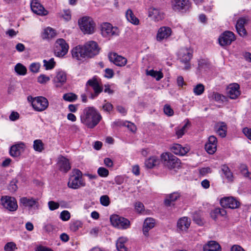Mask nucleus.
I'll return each mask as SVG.
<instances>
[{
    "mask_svg": "<svg viewBox=\"0 0 251 251\" xmlns=\"http://www.w3.org/2000/svg\"><path fill=\"white\" fill-rule=\"evenodd\" d=\"M100 51L98 44L93 41H88L83 46H76L72 51V56L78 60L85 57L92 58Z\"/></svg>",
    "mask_w": 251,
    "mask_h": 251,
    "instance_id": "f257e3e1",
    "label": "nucleus"
},
{
    "mask_svg": "<svg viewBox=\"0 0 251 251\" xmlns=\"http://www.w3.org/2000/svg\"><path fill=\"white\" fill-rule=\"evenodd\" d=\"M80 118L83 124L88 128H93L100 122L101 116L94 108L88 107L84 109Z\"/></svg>",
    "mask_w": 251,
    "mask_h": 251,
    "instance_id": "f03ea898",
    "label": "nucleus"
},
{
    "mask_svg": "<svg viewBox=\"0 0 251 251\" xmlns=\"http://www.w3.org/2000/svg\"><path fill=\"white\" fill-rule=\"evenodd\" d=\"M103 88L100 85L98 77L94 76L89 79L86 83V92L90 98L94 99L102 92Z\"/></svg>",
    "mask_w": 251,
    "mask_h": 251,
    "instance_id": "7ed1b4c3",
    "label": "nucleus"
},
{
    "mask_svg": "<svg viewBox=\"0 0 251 251\" xmlns=\"http://www.w3.org/2000/svg\"><path fill=\"white\" fill-rule=\"evenodd\" d=\"M69 179L68 186L73 189H77L84 187L86 183L82 178V173L78 169H74Z\"/></svg>",
    "mask_w": 251,
    "mask_h": 251,
    "instance_id": "20e7f679",
    "label": "nucleus"
},
{
    "mask_svg": "<svg viewBox=\"0 0 251 251\" xmlns=\"http://www.w3.org/2000/svg\"><path fill=\"white\" fill-rule=\"evenodd\" d=\"M163 165L169 169H178L180 167V160L170 152H164L161 155Z\"/></svg>",
    "mask_w": 251,
    "mask_h": 251,
    "instance_id": "39448f33",
    "label": "nucleus"
},
{
    "mask_svg": "<svg viewBox=\"0 0 251 251\" xmlns=\"http://www.w3.org/2000/svg\"><path fill=\"white\" fill-rule=\"evenodd\" d=\"M178 58L180 61L185 65L184 70H189L191 68L190 61L193 56V50L190 48H184L180 50L178 52Z\"/></svg>",
    "mask_w": 251,
    "mask_h": 251,
    "instance_id": "423d86ee",
    "label": "nucleus"
},
{
    "mask_svg": "<svg viewBox=\"0 0 251 251\" xmlns=\"http://www.w3.org/2000/svg\"><path fill=\"white\" fill-rule=\"evenodd\" d=\"M79 27L84 34H92L94 32L95 24L92 19L89 17H83L78 21Z\"/></svg>",
    "mask_w": 251,
    "mask_h": 251,
    "instance_id": "0eeeda50",
    "label": "nucleus"
},
{
    "mask_svg": "<svg viewBox=\"0 0 251 251\" xmlns=\"http://www.w3.org/2000/svg\"><path fill=\"white\" fill-rule=\"evenodd\" d=\"M101 33L103 37L110 39L119 34V30L116 26H113L109 23H104L101 25Z\"/></svg>",
    "mask_w": 251,
    "mask_h": 251,
    "instance_id": "6e6552de",
    "label": "nucleus"
},
{
    "mask_svg": "<svg viewBox=\"0 0 251 251\" xmlns=\"http://www.w3.org/2000/svg\"><path fill=\"white\" fill-rule=\"evenodd\" d=\"M69 48V45L64 39H58L54 44V54L57 57H63L67 53Z\"/></svg>",
    "mask_w": 251,
    "mask_h": 251,
    "instance_id": "1a4fd4ad",
    "label": "nucleus"
},
{
    "mask_svg": "<svg viewBox=\"0 0 251 251\" xmlns=\"http://www.w3.org/2000/svg\"><path fill=\"white\" fill-rule=\"evenodd\" d=\"M31 104L33 109L36 111H43L46 110L49 106L48 100L42 96L31 98Z\"/></svg>",
    "mask_w": 251,
    "mask_h": 251,
    "instance_id": "9d476101",
    "label": "nucleus"
},
{
    "mask_svg": "<svg viewBox=\"0 0 251 251\" xmlns=\"http://www.w3.org/2000/svg\"><path fill=\"white\" fill-rule=\"evenodd\" d=\"M110 222L114 226L121 229H127L130 225L128 219L117 215L111 216Z\"/></svg>",
    "mask_w": 251,
    "mask_h": 251,
    "instance_id": "9b49d317",
    "label": "nucleus"
},
{
    "mask_svg": "<svg viewBox=\"0 0 251 251\" xmlns=\"http://www.w3.org/2000/svg\"><path fill=\"white\" fill-rule=\"evenodd\" d=\"M1 202L3 206L10 211H15L18 208L16 200L14 197L2 196L1 198Z\"/></svg>",
    "mask_w": 251,
    "mask_h": 251,
    "instance_id": "f8f14e48",
    "label": "nucleus"
},
{
    "mask_svg": "<svg viewBox=\"0 0 251 251\" xmlns=\"http://www.w3.org/2000/svg\"><path fill=\"white\" fill-rule=\"evenodd\" d=\"M234 34L230 31H226L219 38V42L221 46L229 45L235 40Z\"/></svg>",
    "mask_w": 251,
    "mask_h": 251,
    "instance_id": "ddd939ff",
    "label": "nucleus"
},
{
    "mask_svg": "<svg viewBox=\"0 0 251 251\" xmlns=\"http://www.w3.org/2000/svg\"><path fill=\"white\" fill-rule=\"evenodd\" d=\"M220 204L223 208L235 209L240 206V202L233 197L224 198L220 201Z\"/></svg>",
    "mask_w": 251,
    "mask_h": 251,
    "instance_id": "4468645a",
    "label": "nucleus"
},
{
    "mask_svg": "<svg viewBox=\"0 0 251 251\" xmlns=\"http://www.w3.org/2000/svg\"><path fill=\"white\" fill-rule=\"evenodd\" d=\"M190 3L189 0H172L171 1L172 8L175 11L188 9Z\"/></svg>",
    "mask_w": 251,
    "mask_h": 251,
    "instance_id": "2eb2a0df",
    "label": "nucleus"
},
{
    "mask_svg": "<svg viewBox=\"0 0 251 251\" xmlns=\"http://www.w3.org/2000/svg\"><path fill=\"white\" fill-rule=\"evenodd\" d=\"M20 206L24 207L31 208L34 206L38 207L39 205L38 200L32 197H22L19 201Z\"/></svg>",
    "mask_w": 251,
    "mask_h": 251,
    "instance_id": "dca6fc26",
    "label": "nucleus"
},
{
    "mask_svg": "<svg viewBox=\"0 0 251 251\" xmlns=\"http://www.w3.org/2000/svg\"><path fill=\"white\" fill-rule=\"evenodd\" d=\"M108 57L111 62H112L114 64L118 66H125L127 63V59L126 58L122 56L119 55L116 53H110Z\"/></svg>",
    "mask_w": 251,
    "mask_h": 251,
    "instance_id": "f3484780",
    "label": "nucleus"
},
{
    "mask_svg": "<svg viewBox=\"0 0 251 251\" xmlns=\"http://www.w3.org/2000/svg\"><path fill=\"white\" fill-rule=\"evenodd\" d=\"M172 31L170 27L168 26H162L159 28L157 35L156 40L157 41L161 42L164 39L169 37Z\"/></svg>",
    "mask_w": 251,
    "mask_h": 251,
    "instance_id": "a211bd4d",
    "label": "nucleus"
},
{
    "mask_svg": "<svg viewBox=\"0 0 251 251\" xmlns=\"http://www.w3.org/2000/svg\"><path fill=\"white\" fill-rule=\"evenodd\" d=\"M66 80L67 75L66 73L60 71L56 73V75L52 81L56 87H61L65 84Z\"/></svg>",
    "mask_w": 251,
    "mask_h": 251,
    "instance_id": "6ab92c4d",
    "label": "nucleus"
},
{
    "mask_svg": "<svg viewBox=\"0 0 251 251\" xmlns=\"http://www.w3.org/2000/svg\"><path fill=\"white\" fill-rule=\"evenodd\" d=\"M217 139L213 135L209 136L207 143L205 145L206 151L211 154H213L217 150Z\"/></svg>",
    "mask_w": 251,
    "mask_h": 251,
    "instance_id": "aec40b11",
    "label": "nucleus"
},
{
    "mask_svg": "<svg viewBox=\"0 0 251 251\" xmlns=\"http://www.w3.org/2000/svg\"><path fill=\"white\" fill-rule=\"evenodd\" d=\"M240 86L237 83L230 84L227 88V93L230 99H236L240 95Z\"/></svg>",
    "mask_w": 251,
    "mask_h": 251,
    "instance_id": "412c9836",
    "label": "nucleus"
},
{
    "mask_svg": "<svg viewBox=\"0 0 251 251\" xmlns=\"http://www.w3.org/2000/svg\"><path fill=\"white\" fill-rule=\"evenodd\" d=\"M30 7L32 12L37 15H46L48 14V11L45 9L37 0H33L31 1Z\"/></svg>",
    "mask_w": 251,
    "mask_h": 251,
    "instance_id": "4be33fe9",
    "label": "nucleus"
},
{
    "mask_svg": "<svg viewBox=\"0 0 251 251\" xmlns=\"http://www.w3.org/2000/svg\"><path fill=\"white\" fill-rule=\"evenodd\" d=\"M57 165L59 170L64 173H67L71 169L69 160L62 156L58 158Z\"/></svg>",
    "mask_w": 251,
    "mask_h": 251,
    "instance_id": "5701e85b",
    "label": "nucleus"
},
{
    "mask_svg": "<svg viewBox=\"0 0 251 251\" xmlns=\"http://www.w3.org/2000/svg\"><path fill=\"white\" fill-rule=\"evenodd\" d=\"M25 147V144L22 142L13 145L9 151L10 155L15 157L19 156L21 152L24 151Z\"/></svg>",
    "mask_w": 251,
    "mask_h": 251,
    "instance_id": "b1692460",
    "label": "nucleus"
},
{
    "mask_svg": "<svg viewBox=\"0 0 251 251\" xmlns=\"http://www.w3.org/2000/svg\"><path fill=\"white\" fill-rule=\"evenodd\" d=\"M149 17L155 21H159L164 18V13L159 9L154 7H151L149 9Z\"/></svg>",
    "mask_w": 251,
    "mask_h": 251,
    "instance_id": "393cba45",
    "label": "nucleus"
},
{
    "mask_svg": "<svg viewBox=\"0 0 251 251\" xmlns=\"http://www.w3.org/2000/svg\"><path fill=\"white\" fill-rule=\"evenodd\" d=\"M171 151L176 155H184L189 151V149L187 147H183L178 144H174L171 148Z\"/></svg>",
    "mask_w": 251,
    "mask_h": 251,
    "instance_id": "a878e982",
    "label": "nucleus"
},
{
    "mask_svg": "<svg viewBox=\"0 0 251 251\" xmlns=\"http://www.w3.org/2000/svg\"><path fill=\"white\" fill-rule=\"evenodd\" d=\"M155 225L154 220L151 218H147L145 219L143 226V234L146 236H148V232L152 229Z\"/></svg>",
    "mask_w": 251,
    "mask_h": 251,
    "instance_id": "bb28decb",
    "label": "nucleus"
},
{
    "mask_svg": "<svg viewBox=\"0 0 251 251\" xmlns=\"http://www.w3.org/2000/svg\"><path fill=\"white\" fill-rule=\"evenodd\" d=\"M190 224L191 220L187 217H183L178 220L177 226L180 230L186 231L189 227Z\"/></svg>",
    "mask_w": 251,
    "mask_h": 251,
    "instance_id": "cd10ccee",
    "label": "nucleus"
},
{
    "mask_svg": "<svg viewBox=\"0 0 251 251\" xmlns=\"http://www.w3.org/2000/svg\"><path fill=\"white\" fill-rule=\"evenodd\" d=\"M221 250L220 245L214 241H209L203 247V251H220Z\"/></svg>",
    "mask_w": 251,
    "mask_h": 251,
    "instance_id": "c85d7f7f",
    "label": "nucleus"
},
{
    "mask_svg": "<svg viewBox=\"0 0 251 251\" xmlns=\"http://www.w3.org/2000/svg\"><path fill=\"white\" fill-rule=\"evenodd\" d=\"M56 35V33L52 28L48 27L44 29L42 34V38L43 39L50 40Z\"/></svg>",
    "mask_w": 251,
    "mask_h": 251,
    "instance_id": "c756f323",
    "label": "nucleus"
},
{
    "mask_svg": "<svg viewBox=\"0 0 251 251\" xmlns=\"http://www.w3.org/2000/svg\"><path fill=\"white\" fill-rule=\"evenodd\" d=\"M127 241L126 237H121L118 238L116 242V248L118 251H128L125 243Z\"/></svg>",
    "mask_w": 251,
    "mask_h": 251,
    "instance_id": "7c9ffc66",
    "label": "nucleus"
},
{
    "mask_svg": "<svg viewBox=\"0 0 251 251\" xmlns=\"http://www.w3.org/2000/svg\"><path fill=\"white\" fill-rule=\"evenodd\" d=\"M159 162V159L157 157L151 156L146 160L145 164L148 168L151 169L158 165Z\"/></svg>",
    "mask_w": 251,
    "mask_h": 251,
    "instance_id": "2f4dec72",
    "label": "nucleus"
},
{
    "mask_svg": "<svg viewBox=\"0 0 251 251\" xmlns=\"http://www.w3.org/2000/svg\"><path fill=\"white\" fill-rule=\"evenodd\" d=\"M216 127L217 134L222 138L226 137L227 129L226 124L223 122L219 123L217 125Z\"/></svg>",
    "mask_w": 251,
    "mask_h": 251,
    "instance_id": "473e14b6",
    "label": "nucleus"
},
{
    "mask_svg": "<svg viewBox=\"0 0 251 251\" xmlns=\"http://www.w3.org/2000/svg\"><path fill=\"white\" fill-rule=\"evenodd\" d=\"M126 16L129 22L135 25H138L139 24V20L134 15L131 9H128L126 14Z\"/></svg>",
    "mask_w": 251,
    "mask_h": 251,
    "instance_id": "72a5a7b5",
    "label": "nucleus"
},
{
    "mask_svg": "<svg viewBox=\"0 0 251 251\" xmlns=\"http://www.w3.org/2000/svg\"><path fill=\"white\" fill-rule=\"evenodd\" d=\"M222 171L225 177L228 182H232L234 179V177L232 173L226 165H224L222 166Z\"/></svg>",
    "mask_w": 251,
    "mask_h": 251,
    "instance_id": "f704fd0d",
    "label": "nucleus"
},
{
    "mask_svg": "<svg viewBox=\"0 0 251 251\" xmlns=\"http://www.w3.org/2000/svg\"><path fill=\"white\" fill-rule=\"evenodd\" d=\"M180 196L178 192H174L168 196V197L165 200L164 203L167 206H170L171 202L175 201Z\"/></svg>",
    "mask_w": 251,
    "mask_h": 251,
    "instance_id": "c9c22d12",
    "label": "nucleus"
},
{
    "mask_svg": "<svg viewBox=\"0 0 251 251\" xmlns=\"http://www.w3.org/2000/svg\"><path fill=\"white\" fill-rule=\"evenodd\" d=\"M146 75L155 78L157 81L160 80L163 77V74L161 71H154L152 69L147 70Z\"/></svg>",
    "mask_w": 251,
    "mask_h": 251,
    "instance_id": "e433bc0d",
    "label": "nucleus"
},
{
    "mask_svg": "<svg viewBox=\"0 0 251 251\" xmlns=\"http://www.w3.org/2000/svg\"><path fill=\"white\" fill-rule=\"evenodd\" d=\"M33 148L36 151L41 152L44 149V144L40 139H36L33 141Z\"/></svg>",
    "mask_w": 251,
    "mask_h": 251,
    "instance_id": "4c0bfd02",
    "label": "nucleus"
},
{
    "mask_svg": "<svg viewBox=\"0 0 251 251\" xmlns=\"http://www.w3.org/2000/svg\"><path fill=\"white\" fill-rule=\"evenodd\" d=\"M117 126H123L127 127L131 131L134 132L136 130V126L131 122H117L115 123Z\"/></svg>",
    "mask_w": 251,
    "mask_h": 251,
    "instance_id": "58836bf2",
    "label": "nucleus"
},
{
    "mask_svg": "<svg viewBox=\"0 0 251 251\" xmlns=\"http://www.w3.org/2000/svg\"><path fill=\"white\" fill-rule=\"evenodd\" d=\"M190 125V123L187 122L185 125L181 128H176V134L178 138L181 137L187 131L188 126Z\"/></svg>",
    "mask_w": 251,
    "mask_h": 251,
    "instance_id": "ea45409f",
    "label": "nucleus"
},
{
    "mask_svg": "<svg viewBox=\"0 0 251 251\" xmlns=\"http://www.w3.org/2000/svg\"><path fill=\"white\" fill-rule=\"evenodd\" d=\"M14 70L18 75H25L27 72L26 67L21 63H18L15 66Z\"/></svg>",
    "mask_w": 251,
    "mask_h": 251,
    "instance_id": "a19ab883",
    "label": "nucleus"
},
{
    "mask_svg": "<svg viewBox=\"0 0 251 251\" xmlns=\"http://www.w3.org/2000/svg\"><path fill=\"white\" fill-rule=\"evenodd\" d=\"M211 98L218 102H224L227 100V98L225 96L215 92L211 94Z\"/></svg>",
    "mask_w": 251,
    "mask_h": 251,
    "instance_id": "79ce46f5",
    "label": "nucleus"
},
{
    "mask_svg": "<svg viewBox=\"0 0 251 251\" xmlns=\"http://www.w3.org/2000/svg\"><path fill=\"white\" fill-rule=\"evenodd\" d=\"M204 90V86L201 83H199L194 87L193 92L195 95L200 96L203 93Z\"/></svg>",
    "mask_w": 251,
    "mask_h": 251,
    "instance_id": "37998d69",
    "label": "nucleus"
},
{
    "mask_svg": "<svg viewBox=\"0 0 251 251\" xmlns=\"http://www.w3.org/2000/svg\"><path fill=\"white\" fill-rule=\"evenodd\" d=\"M82 226V223L79 220H76L70 223V228L71 231L75 232L81 227Z\"/></svg>",
    "mask_w": 251,
    "mask_h": 251,
    "instance_id": "c03bdc74",
    "label": "nucleus"
},
{
    "mask_svg": "<svg viewBox=\"0 0 251 251\" xmlns=\"http://www.w3.org/2000/svg\"><path fill=\"white\" fill-rule=\"evenodd\" d=\"M239 169L242 174L246 177L251 179V173L248 171L247 166L245 164H241Z\"/></svg>",
    "mask_w": 251,
    "mask_h": 251,
    "instance_id": "a18cd8bd",
    "label": "nucleus"
},
{
    "mask_svg": "<svg viewBox=\"0 0 251 251\" xmlns=\"http://www.w3.org/2000/svg\"><path fill=\"white\" fill-rule=\"evenodd\" d=\"M63 98L66 101L72 102L75 101L77 99V97L74 93H68L64 94Z\"/></svg>",
    "mask_w": 251,
    "mask_h": 251,
    "instance_id": "49530a36",
    "label": "nucleus"
},
{
    "mask_svg": "<svg viewBox=\"0 0 251 251\" xmlns=\"http://www.w3.org/2000/svg\"><path fill=\"white\" fill-rule=\"evenodd\" d=\"M44 66L45 67L46 70L52 69L55 65V62L53 58L50 59L49 61L46 60H43Z\"/></svg>",
    "mask_w": 251,
    "mask_h": 251,
    "instance_id": "de8ad7c7",
    "label": "nucleus"
},
{
    "mask_svg": "<svg viewBox=\"0 0 251 251\" xmlns=\"http://www.w3.org/2000/svg\"><path fill=\"white\" fill-rule=\"evenodd\" d=\"M17 249L16 244L12 242L7 243L4 247L5 251H14Z\"/></svg>",
    "mask_w": 251,
    "mask_h": 251,
    "instance_id": "09e8293b",
    "label": "nucleus"
},
{
    "mask_svg": "<svg viewBox=\"0 0 251 251\" xmlns=\"http://www.w3.org/2000/svg\"><path fill=\"white\" fill-rule=\"evenodd\" d=\"M50 80V77L45 75H40L37 77V81L40 84H45Z\"/></svg>",
    "mask_w": 251,
    "mask_h": 251,
    "instance_id": "8fccbe9b",
    "label": "nucleus"
},
{
    "mask_svg": "<svg viewBox=\"0 0 251 251\" xmlns=\"http://www.w3.org/2000/svg\"><path fill=\"white\" fill-rule=\"evenodd\" d=\"M98 174L101 177H106L109 175L108 170L104 167H100L98 170Z\"/></svg>",
    "mask_w": 251,
    "mask_h": 251,
    "instance_id": "3c124183",
    "label": "nucleus"
},
{
    "mask_svg": "<svg viewBox=\"0 0 251 251\" xmlns=\"http://www.w3.org/2000/svg\"><path fill=\"white\" fill-rule=\"evenodd\" d=\"M71 217L70 212L67 210H64L60 213V218L63 221H68Z\"/></svg>",
    "mask_w": 251,
    "mask_h": 251,
    "instance_id": "603ef678",
    "label": "nucleus"
},
{
    "mask_svg": "<svg viewBox=\"0 0 251 251\" xmlns=\"http://www.w3.org/2000/svg\"><path fill=\"white\" fill-rule=\"evenodd\" d=\"M40 68V64L39 63H33L31 64L29 67V70L34 73H37L39 72Z\"/></svg>",
    "mask_w": 251,
    "mask_h": 251,
    "instance_id": "864d4df0",
    "label": "nucleus"
},
{
    "mask_svg": "<svg viewBox=\"0 0 251 251\" xmlns=\"http://www.w3.org/2000/svg\"><path fill=\"white\" fill-rule=\"evenodd\" d=\"M100 203L105 206H107L110 203L109 198L107 195H103L100 198Z\"/></svg>",
    "mask_w": 251,
    "mask_h": 251,
    "instance_id": "5fc2aeb1",
    "label": "nucleus"
},
{
    "mask_svg": "<svg viewBox=\"0 0 251 251\" xmlns=\"http://www.w3.org/2000/svg\"><path fill=\"white\" fill-rule=\"evenodd\" d=\"M48 206L50 210L53 211L58 209L59 207V203L54 201H49Z\"/></svg>",
    "mask_w": 251,
    "mask_h": 251,
    "instance_id": "6e6d98bb",
    "label": "nucleus"
},
{
    "mask_svg": "<svg viewBox=\"0 0 251 251\" xmlns=\"http://www.w3.org/2000/svg\"><path fill=\"white\" fill-rule=\"evenodd\" d=\"M214 214H215V216L219 215L225 216L226 215V211L224 208H217L214 210Z\"/></svg>",
    "mask_w": 251,
    "mask_h": 251,
    "instance_id": "4d7b16f0",
    "label": "nucleus"
},
{
    "mask_svg": "<svg viewBox=\"0 0 251 251\" xmlns=\"http://www.w3.org/2000/svg\"><path fill=\"white\" fill-rule=\"evenodd\" d=\"M164 112L165 114L169 116H173L174 114V110L171 107L170 105L166 104L164 106Z\"/></svg>",
    "mask_w": 251,
    "mask_h": 251,
    "instance_id": "13d9d810",
    "label": "nucleus"
},
{
    "mask_svg": "<svg viewBox=\"0 0 251 251\" xmlns=\"http://www.w3.org/2000/svg\"><path fill=\"white\" fill-rule=\"evenodd\" d=\"M113 108V105L108 102H106L103 105H102V109L106 112H110L112 110Z\"/></svg>",
    "mask_w": 251,
    "mask_h": 251,
    "instance_id": "bf43d9fd",
    "label": "nucleus"
},
{
    "mask_svg": "<svg viewBox=\"0 0 251 251\" xmlns=\"http://www.w3.org/2000/svg\"><path fill=\"white\" fill-rule=\"evenodd\" d=\"M236 30L240 36L244 37L247 35V31L245 27L236 28Z\"/></svg>",
    "mask_w": 251,
    "mask_h": 251,
    "instance_id": "052dcab7",
    "label": "nucleus"
},
{
    "mask_svg": "<svg viewBox=\"0 0 251 251\" xmlns=\"http://www.w3.org/2000/svg\"><path fill=\"white\" fill-rule=\"evenodd\" d=\"M144 207V206L143 204L141 202H137L135 204V208L139 213H141L143 211Z\"/></svg>",
    "mask_w": 251,
    "mask_h": 251,
    "instance_id": "680f3d73",
    "label": "nucleus"
},
{
    "mask_svg": "<svg viewBox=\"0 0 251 251\" xmlns=\"http://www.w3.org/2000/svg\"><path fill=\"white\" fill-rule=\"evenodd\" d=\"M246 20L244 18H240L237 22L236 25V28L240 27H244V25L246 23Z\"/></svg>",
    "mask_w": 251,
    "mask_h": 251,
    "instance_id": "e2e57ef3",
    "label": "nucleus"
},
{
    "mask_svg": "<svg viewBox=\"0 0 251 251\" xmlns=\"http://www.w3.org/2000/svg\"><path fill=\"white\" fill-rule=\"evenodd\" d=\"M35 251H53L50 248L47 247L46 246L40 245V246H37L35 248Z\"/></svg>",
    "mask_w": 251,
    "mask_h": 251,
    "instance_id": "0e129e2a",
    "label": "nucleus"
},
{
    "mask_svg": "<svg viewBox=\"0 0 251 251\" xmlns=\"http://www.w3.org/2000/svg\"><path fill=\"white\" fill-rule=\"evenodd\" d=\"M105 73L104 76L107 78H112L114 75V72L111 69H106L105 70Z\"/></svg>",
    "mask_w": 251,
    "mask_h": 251,
    "instance_id": "69168bd1",
    "label": "nucleus"
},
{
    "mask_svg": "<svg viewBox=\"0 0 251 251\" xmlns=\"http://www.w3.org/2000/svg\"><path fill=\"white\" fill-rule=\"evenodd\" d=\"M243 132L248 137V139L251 140V128H244L243 129Z\"/></svg>",
    "mask_w": 251,
    "mask_h": 251,
    "instance_id": "338daca9",
    "label": "nucleus"
},
{
    "mask_svg": "<svg viewBox=\"0 0 251 251\" xmlns=\"http://www.w3.org/2000/svg\"><path fill=\"white\" fill-rule=\"evenodd\" d=\"M18 187L14 181H11L9 184L8 189L12 192H15L17 190Z\"/></svg>",
    "mask_w": 251,
    "mask_h": 251,
    "instance_id": "774afa93",
    "label": "nucleus"
}]
</instances>
